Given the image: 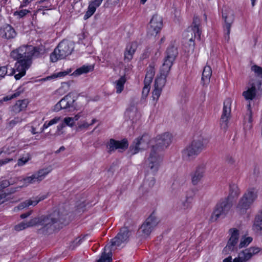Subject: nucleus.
Instances as JSON below:
<instances>
[{
    "label": "nucleus",
    "instance_id": "45",
    "mask_svg": "<svg viewBox=\"0 0 262 262\" xmlns=\"http://www.w3.org/2000/svg\"><path fill=\"white\" fill-rule=\"evenodd\" d=\"M150 83H147L146 82H144V86L142 90V97L143 98H146L149 93L150 90L149 85Z\"/></svg>",
    "mask_w": 262,
    "mask_h": 262
},
{
    "label": "nucleus",
    "instance_id": "41",
    "mask_svg": "<svg viewBox=\"0 0 262 262\" xmlns=\"http://www.w3.org/2000/svg\"><path fill=\"white\" fill-rule=\"evenodd\" d=\"M239 193V190L236 184L231 183L229 187V195L231 197L234 198L237 196Z\"/></svg>",
    "mask_w": 262,
    "mask_h": 262
},
{
    "label": "nucleus",
    "instance_id": "37",
    "mask_svg": "<svg viewBox=\"0 0 262 262\" xmlns=\"http://www.w3.org/2000/svg\"><path fill=\"white\" fill-rule=\"evenodd\" d=\"M35 218H33L27 222H21L15 226V230L16 231H20L26 229V228L35 226V224L33 223V222Z\"/></svg>",
    "mask_w": 262,
    "mask_h": 262
},
{
    "label": "nucleus",
    "instance_id": "53",
    "mask_svg": "<svg viewBox=\"0 0 262 262\" xmlns=\"http://www.w3.org/2000/svg\"><path fill=\"white\" fill-rule=\"evenodd\" d=\"M39 202V201H38V199H37V197L34 200H27V203H28V206L31 205H33L34 206L36 205H37Z\"/></svg>",
    "mask_w": 262,
    "mask_h": 262
},
{
    "label": "nucleus",
    "instance_id": "2",
    "mask_svg": "<svg viewBox=\"0 0 262 262\" xmlns=\"http://www.w3.org/2000/svg\"><path fill=\"white\" fill-rule=\"evenodd\" d=\"M34 218L33 223L35 224V226H41V228L39 229V232L48 234L62 228L61 225L64 224L66 221L67 214H62L59 211H54L49 214Z\"/></svg>",
    "mask_w": 262,
    "mask_h": 262
},
{
    "label": "nucleus",
    "instance_id": "16",
    "mask_svg": "<svg viewBox=\"0 0 262 262\" xmlns=\"http://www.w3.org/2000/svg\"><path fill=\"white\" fill-rule=\"evenodd\" d=\"M258 247H251L241 251L238 253V257L233 260V262H246L260 251Z\"/></svg>",
    "mask_w": 262,
    "mask_h": 262
},
{
    "label": "nucleus",
    "instance_id": "60",
    "mask_svg": "<svg viewBox=\"0 0 262 262\" xmlns=\"http://www.w3.org/2000/svg\"><path fill=\"white\" fill-rule=\"evenodd\" d=\"M6 196L7 194L5 193H0V204L5 202Z\"/></svg>",
    "mask_w": 262,
    "mask_h": 262
},
{
    "label": "nucleus",
    "instance_id": "8",
    "mask_svg": "<svg viewBox=\"0 0 262 262\" xmlns=\"http://www.w3.org/2000/svg\"><path fill=\"white\" fill-rule=\"evenodd\" d=\"M178 55L177 48L171 45L167 49L166 56L160 72L168 75L173 62Z\"/></svg>",
    "mask_w": 262,
    "mask_h": 262
},
{
    "label": "nucleus",
    "instance_id": "6",
    "mask_svg": "<svg viewBox=\"0 0 262 262\" xmlns=\"http://www.w3.org/2000/svg\"><path fill=\"white\" fill-rule=\"evenodd\" d=\"M200 19L197 16H194L191 27L188 29L186 32L187 35L185 36L186 39L188 40V52H192L194 49L195 44L192 33H194V38L197 37L198 39H201V31L200 29Z\"/></svg>",
    "mask_w": 262,
    "mask_h": 262
},
{
    "label": "nucleus",
    "instance_id": "9",
    "mask_svg": "<svg viewBox=\"0 0 262 262\" xmlns=\"http://www.w3.org/2000/svg\"><path fill=\"white\" fill-rule=\"evenodd\" d=\"M232 207L228 198H225L217 203L211 215V220L216 221L220 217H224Z\"/></svg>",
    "mask_w": 262,
    "mask_h": 262
},
{
    "label": "nucleus",
    "instance_id": "36",
    "mask_svg": "<svg viewBox=\"0 0 262 262\" xmlns=\"http://www.w3.org/2000/svg\"><path fill=\"white\" fill-rule=\"evenodd\" d=\"M94 69V66H85L84 65L80 68L77 69L76 70H75L74 73H73V75H79L82 74L84 73H87L90 71H92Z\"/></svg>",
    "mask_w": 262,
    "mask_h": 262
},
{
    "label": "nucleus",
    "instance_id": "17",
    "mask_svg": "<svg viewBox=\"0 0 262 262\" xmlns=\"http://www.w3.org/2000/svg\"><path fill=\"white\" fill-rule=\"evenodd\" d=\"M163 26L162 17L158 14L152 16L148 28L147 35L149 36H155L160 31Z\"/></svg>",
    "mask_w": 262,
    "mask_h": 262
},
{
    "label": "nucleus",
    "instance_id": "62",
    "mask_svg": "<svg viewBox=\"0 0 262 262\" xmlns=\"http://www.w3.org/2000/svg\"><path fill=\"white\" fill-rule=\"evenodd\" d=\"M13 99V98H11V96L10 97L6 96L3 98V100H0V104L3 103V101H7L8 100H11Z\"/></svg>",
    "mask_w": 262,
    "mask_h": 262
},
{
    "label": "nucleus",
    "instance_id": "24",
    "mask_svg": "<svg viewBox=\"0 0 262 262\" xmlns=\"http://www.w3.org/2000/svg\"><path fill=\"white\" fill-rule=\"evenodd\" d=\"M206 170V166L204 164H201L198 166L190 174L191 181L193 185H198L203 178Z\"/></svg>",
    "mask_w": 262,
    "mask_h": 262
},
{
    "label": "nucleus",
    "instance_id": "48",
    "mask_svg": "<svg viewBox=\"0 0 262 262\" xmlns=\"http://www.w3.org/2000/svg\"><path fill=\"white\" fill-rule=\"evenodd\" d=\"M29 12H30V11L27 10L26 9H24V10H21L20 11H15L14 13V15L15 16L18 15L19 18H21V17H24V16H25L27 13H28Z\"/></svg>",
    "mask_w": 262,
    "mask_h": 262
},
{
    "label": "nucleus",
    "instance_id": "21",
    "mask_svg": "<svg viewBox=\"0 0 262 262\" xmlns=\"http://www.w3.org/2000/svg\"><path fill=\"white\" fill-rule=\"evenodd\" d=\"M128 146V141L124 139L120 141L115 140L114 139H111L106 144V147L108 149L107 152L111 154L116 149L125 150Z\"/></svg>",
    "mask_w": 262,
    "mask_h": 262
},
{
    "label": "nucleus",
    "instance_id": "25",
    "mask_svg": "<svg viewBox=\"0 0 262 262\" xmlns=\"http://www.w3.org/2000/svg\"><path fill=\"white\" fill-rule=\"evenodd\" d=\"M0 34L3 38L11 39L15 37L16 32L11 26L7 25L1 29Z\"/></svg>",
    "mask_w": 262,
    "mask_h": 262
},
{
    "label": "nucleus",
    "instance_id": "51",
    "mask_svg": "<svg viewBox=\"0 0 262 262\" xmlns=\"http://www.w3.org/2000/svg\"><path fill=\"white\" fill-rule=\"evenodd\" d=\"M89 126H90V124L88 122H83L82 124H79L78 126V127L77 128V130L80 131L84 128H88Z\"/></svg>",
    "mask_w": 262,
    "mask_h": 262
},
{
    "label": "nucleus",
    "instance_id": "39",
    "mask_svg": "<svg viewBox=\"0 0 262 262\" xmlns=\"http://www.w3.org/2000/svg\"><path fill=\"white\" fill-rule=\"evenodd\" d=\"M253 238L250 237L242 236L239 244L238 245V249L248 246L252 241Z\"/></svg>",
    "mask_w": 262,
    "mask_h": 262
},
{
    "label": "nucleus",
    "instance_id": "4",
    "mask_svg": "<svg viewBox=\"0 0 262 262\" xmlns=\"http://www.w3.org/2000/svg\"><path fill=\"white\" fill-rule=\"evenodd\" d=\"M257 197V192L254 188L248 189L239 199L236 206V211L241 214L246 213Z\"/></svg>",
    "mask_w": 262,
    "mask_h": 262
},
{
    "label": "nucleus",
    "instance_id": "49",
    "mask_svg": "<svg viewBox=\"0 0 262 262\" xmlns=\"http://www.w3.org/2000/svg\"><path fill=\"white\" fill-rule=\"evenodd\" d=\"M63 123L65 125H67L72 127L74 125V122L73 121V119H72V117H66L64 119Z\"/></svg>",
    "mask_w": 262,
    "mask_h": 262
},
{
    "label": "nucleus",
    "instance_id": "13",
    "mask_svg": "<svg viewBox=\"0 0 262 262\" xmlns=\"http://www.w3.org/2000/svg\"><path fill=\"white\" fill-rule=\"evenodd\" d=\"M76 107L75 99L70 94L65 96L55 106L54 110L58 112L61 110H67L69 111L74 110Z\"/></svg>",
    "mask_w": 262,
    "mask_h": 262
},
{
    "label": "nucleus",
    "instance_id": "42",
    "mask_svg": "<svg viewBox=\"0 0 262 262\" xmlns=\"http://www.w3.org/2000/svg\"><path fill=\"white\" fill-rule=\"evenodd\" d=\"M70 72H71V70L60 72H58V73H57L56 74H54L51 76H48L45 78H42L41 79V81H46L47 80H49V79H50L53 78L64 76L68 75Z\"/></svg>",
    "mask_w": 262,
    "mask_h": 262
},
{
    "label": "nucleus",
    "instance_id": "52",
    "mask_svg": "<svg viewBox=\"0 0 262 262\" xmlns=\"http://www.w3.org/2000/svg\"><path fill=\"white\" fill-rule=\"evenodd\" d=\"M10 185V182L7 180H3L0 182V189H4L8 187Z\"/></svg>",
    "mask_w": 262,
    "mask_h": 262
},
{
    "label": "nucleus",
    "instance_id": "61",
    "mask_svg": "<svg viewBox=\"0 0 262 262\" xmlns=\"http://www.w3.org/2000/svg\"><path fill=\"white\" fill-rule=\"evenodd\" d=\"M31 213H32L31 211L26 212L25 213H23L20 215V217L23 219H25V218L28 217L30 215H31Z\"/></svg>",
    "mask_w": 262,
    "mask_h": 262
},
{
    "label": "nucleus",
    "instance_id": "63",
    "mask_svg": "<svg viewBox=\"0 0 262 262\" xmlns=\"http://www.w3.org/2000/svg\"><path fill=\"white\" fill-rule=\"evenodd\" d=\"M31 0H23V3L20 5V7H23L30 2Z\"/></svg>",
    "mask_w": 262,
    "mask_h": 262
},
{
    "label": "nucleus",
    "instance_id": "27",
    "mask_svg": "<svg viewBox=\"0 0 262 262\" xmlns=\"http://www.w3.org/2000/svg\"><path fill=\"white\" fill-rule=\"evenodd\" d=\"M137 49L136 43L132 42L128 44L124 52V60L129 61L133 57V55Z\"/></svg>",
    "mask_w": 262,
    "mask_h": 262
},
{
    "label": "nucleus",
    "instance_id": "18",
    "mask_svg": "<svg viewBox=\"0 0 262 262\" xmlns=\"http://www.w3.org/2000/svg\"><path fill=\"white\" fill-rule=\"evenodd\" d=\"M232 100L230 98H227L224 102L223 113L221 118V126L224 130L228 127L229 119L231 116V106Z\"/></svg>",
    "mask_w": 262,
    "mask_h": 262
},
{
    "label": "nucleus",
    "instance_id": "57",
    "mask_svg": "<svg viewBox=\"0 0 262 262\" xmlns=\"http://www.w3.org/2000/svg\"><path fill=\"white\" fill-rule=\"evenodd\" d=\"M60 119H61V118L60 117H55L54 118L51 119L49 122V125H52L53 124L57 123V122H58L60 121Z\"/></svg>",
    "mask_w": 262,
    "mask_h": 262
},
{
    "label": "nucleus",
    "instance_id": "34",
    "mask_svg": "<svg viewBox=\"0 0 262 262\" xmlns=\"http://www.w3.org/2000/svg\"><path fill=\"white\" fill-rule=\"evenodd\" d=\"M155 74V69L154 64H150L147 69L144 82L147 83H150Z\"/></svg>",
    "mask_w": 262,
    "mask_h": 262
},
{
    "label": "nucleus",
    "instance_id": "30",
    "mask_svg": "<svg viewBox=\"0 0 262 262\" xmlns=\"http://www.w3.org/2000/svg\"><path fill=\"white\" fill-rule=\"evenodd\" d=\"M102 1L103 0H92V1L89 4L88 10L84 15V19H87L94 13L96 8L100 5Z\"/></svg>",
    "mask_w": 262,
    "mask_h": 262
},
{
    "label": "nucleus",
    "instance_id": "64",
    "mask_svg": "<svg viewBox=\"0 0 262 262\" xmlns=\"http://www.w3.org/2000/svg\"><path fill=\"white\" fill-rule=\"evenodd\" d=\"M232 257L231 256H228L227 258H225L223 262H232Z\"/></svg>",
    "mask_w": 262,
    "mask_h": 262
},
{
    "label": "nucleus",
    "instance_id": "12",
    "mask_svg": "<svg viewBox=\"0 0 262 262\" xmlns=\"http://www.w3.org/2000/svg\"><path fill=\"white\" fill-rule=\"evenodd\" d=\"M261 85V82L257 79H251L246 87V90L242 93L243 96L247 101L253 100L256 97L257 90Z\"/></svg>",
    "mask_w": 262,
    "mask_h": 262
},
{
    "label": "nucleus",
    "instance_id": "38",
    "mask_svg": "<svg viewBox=\"0 0 262 262\" xmlns=\"http://www.w3.org/2000/svg\"><path fill=\"white\" fill-rule=\"evenodd\" d=\"M155 182L156 180L153 177H150L148 178H146L144 181L143 187L144 189L148 190L153 187L155 184Z\"/></svg>",
    "mask_w": 262,
    "mask_h": 262
},
{
    "label": "nucleus",
    "instance_id": "43",
    "mask_svg": "<svg viewBox=\"0 0 262 262\" xmlns=\"http://www.w3.org/2000/svg\"><path fill=\"white\" fill-rule=\"evenodd\" d=\"M23 119L21 117H17L14 118V119L11 121H10L8 123V126L10 128H12L16 124L20 123L23 121Z\"/></svg>",
    "mask_w": 262,
    "mask_h": 262
},
{
    "label": "nucleus",
    "instance_id": "40",
    "mask_svg": "<svg viewBox=\"0 0 262 262\" xmlns=\"http://www.w3.org/2000/svg\"><path fill=\"white\" fill-rule=\"evenodd\" d=\"M126 81L125 78L124 77H120L116 81V92L118 94L122 92L124 89V85Z\"/></svg>",
    "mask_w": 262,
    "mask_h": 262
},
{
    "label": "nucleus",
    "instance_id": "35",
    "mask_svg": "<svg viewBox=\"0 0 262 262\" xmlns=\"http://www.w3.org/2000/svg\"><path fill=\"white\" fill-rule=\"evenodd\" d=\"M248 113L247 114V118H245V128L247 130H249L252 128V114L251 110V105L249 103L248 105Z\"/></svg>",
    "mask_w": 262,
    "mask_h": 262
},
{
    "label": "nucleus",
    "instance_id": "7",
    "mask_svg": "<svg viewBox=\"0 0 262 262\" xmlns=\"http://www.w3.org/2000/svg\"><path fill=\"white\" fill-rule=\"evenodd\" d=\"M157 217L152 213L142 224L137 231V235L143 238L147 237L159 223Z\"/></svg>",
    "mask_w": 262,
    "mask_h": 262
},
{
    "label": "nucleus",
    "instance_id": "33",
    "mask_svg": "<svg viewBox=\"0 0 262 262\" xmlns=\"http://www.w3.org/2000/svg\"><path fill=\"white\" fill-rule=\"evenodd\" d=\"M212 75V70L210 66H206L204 67L202 77V81L203 84L208 83Z\"/></svg>",
    "mask_w": 262,
    "mask_h": 262
},
{
    "label": "nucleus",
    "instance_id": "10",
    "mask_svg": "<svg viewBox=\"0 0 262 262\" xmlns=\"http://www.w3.org/2000/svg\"><path fill=\"white\" fill-rule=\"evenodd\" d=\"M162 160L163 157L161 152L152 148L149 156L146 160V164L152 172H156L162 162Z\"/></svg>",
    "mask_w": 262,
    "mask_h": 262
},
{
    "label": "nucleus",
    "instance_id": "20",
    "mask_svg": "<svg viewBox=\"0 0 262 262\" xmlns=\"http://www.w3.org/2000/svg\"><path fill=\"white\" fill-rule=\"evenodd\" d=\"M149 138L147 136L143 135L136 138L130 146V151L135 155L140 150L145 149L148 144Z\"/></svg>",
    "mask_w": 262,
    "mask_h": 262
},
{
    "label": "nucleus",
    "instance_id": "54",
    "mask_svg": "<svg viewBox=\"0 0 262 262\" xmlns=\"http://www.w3.org/2000/svg\"><path fill=\"white\" fill-rule=\"evenodd\" d=\"M7 72V68L6 67H0V77H3Z\"/></svg>",
    "mask_w": 262,
    "mask_h": 262
},
{
    "label": "nucleus",
    "instance_id": "59",
    "mask_svg": "<svg viewBox=\"0 0 262 262\" xmlns=\"http://www.w3.org/2000/svg\"><path fill=\"white\" fill-rule=\"evenodd\" d=\"M226 162L231 165L233 164L235 162L234 159L231 156H227L226 157Z\"/></svg>",
    "mask_w": 262,
    "mask_h": 262
},
{
    "label": "nucleus",
    "instance_id": "22",
    "mask_svg": "<svg viewBox=\"0 0 262 262\" xmlns=\"http://www.w3.org/2000/svg\"><path fill=\"white\" fill-rule=\"evenodd\" d=\"M231 236L228 243L224 248L225 251L237 250L238 248L237 244L239 238V231L235 228H231L229 230Z\"/></svg>",
    "mask_w": 262,
    "mask_h": 262
},
{
    "label": "nucleus",
    "instance_id": "26",
    "mask_svg": "<svg viewBox=\"0 0 262 262\" xmlns=\"http://www.w3.org/2000/svg\"><path fill=\"white\" fill-rule=\"evenodd\" d=\"M125 115L126 118L133 122H136L139 117L137 108L135 105H130L126 111Z\"/></svg>",
    "mask_w": 262,
    "mask_h": 262
},
{
    "label": "nucleus",
    "instance_id": "32",
    "mask_svg": "<svg viewBox=\"0 0 262 262\" xmlns=\"http://www.w3.org/2000/svg\"><path fill=\"white\" fill-rule=\"evenodd\" d=\"M28 102L27 100H18L12 107V111L15 113H18L25 110L28 105Z\"/></svg>",
    "mask_w": 262,
    "mask_h": 262
},
{
    "label": "nucleus",
    "instance_id": "28",
    "mask_svg": "<svg viewBox=\"0 0 262 262\" xmlns=\"http://www.w3.org/2000/svg\"><path fill=\"white\" fill-rule=\"evenodd\" d=\"M113 250L108 245L104 248V251L102 253L100 258L97 260V262H112Z\"/></svg>",
    "mask_w": 262,
    "mask_h": 262
},
{
    "label": "nucleus",
    "instance_id": "50",
    "mask_svg": "<svg viewBox=\"0 0 262 262\" xmlns=\"http://www.w3.org/2000/svg\"><path fill=\"white\" fill-rule=\"evenodd\" d=\"M191 200H192L191 198H186L185 201H184L182 203L183 207L184 209L188 208L190 206Z\"/></svg>",
    "mask_w": 262,
    "mask_h": 262
},
{
    "label": "nucleus",
    "instance_id": "56",
    "mask_svg": "<svg viewBox=\"0 0 262 262\" xmlns=\"http://www.w3.org/2000/svg\"><path fill=\"white\" fill-rule=\"evenodd\" d=\"M65 124L63 123H62L61 124H59L58 126H57V133H56V135H57V136H59V135H60L61 134H63V132H61L60 133V131L62 129V128L63 127H65Z\"/></svg>",
    "mask_w": 262,
    "mask_h": 262
},
{
    "label": "nucleus",
    "instance_id": "58",
    "mask_svg": "<svg viewBox=\"0 0 262 262\" xmlns=\"http://www.w3.org/2000/svg\"><path fill=\"white\" fill-rule=\"evenodd\" d=\"M12 158H6L5 159L0 160V166H2L3 164H5L9 162L12 161Z\"/></svg>",
    "mask_w": 262,
    "mask_h": 262
},
{
    "label": "nucleus",
    "instance_id": "31",
    "mask_svg": "<svg viewBox=\"0 0 262 262\" xmlns=\"http://www.w3.org/2000/svg\"><path fill=\"white\" fill-rule=\"evenodd\" d=\"M252 228L255 232L262 234V210L256 215Z\"/></svg>",
    "mask_w": 262,
    "mask_h": 262
},
{
    "label": "nucleus",
    "instance_id": "47",
    "mask_svg": "<svg viewBox=\"0 0 262 262\" xmlns=\"http://www.w3.org/2000/svg\"><path fill=\"white\" fill-rule=\"evenodd\" d=\"M30 159V158L29 155H27V156L26 157L19 158L17 161V165L18 166H21L25 165Z\"/></svg>",
    "mask_w": 262,
    "mask_h": 262
},
{
    "label": "nucleus",
    "instance_id": "55",
    "mask_svg": "<svg viewBox=\"0 0 262 262\" xmlns=\"http://www.w3.org/2000/svg\"><path fill=\"white\" fill-rule=\"evenodd\" d=\"M28 203H27V200L19 204L17 207L18 210H21L27 207H28Z\"/></svg>",
    "mask_w": 262,
    "mask_h": 262
},
{
    "label": "nucleus",
    "instance_id": "11",
    "mask_svg": "<svg viewBox=\"0 0 262 262\" xmlns=\"http://www.w3.org/2000/svg\"><path fill=\"white\" fill-rule=\"evenodd\" d=\"M51 170L52 168L51 167L40 169L33 173L31 176L24 178L21 180V181L26 186L34 184L36 182L39 183L45 178Z\"/></svg>",
    "mask_w": 262,
    "mask_h": 262
},
{
    "label": "nucleus",
    "instance_id": "19",
    "mask_svg": "<svg viewBox=\"0 0 262 262\" xmlns=\"http://www.w3.org/2000/svg\"><path fill=\"white\" fill-rule=\"evenodd\" d=\"M222 17L224 20L225 25L224 26L225 39L228 41L229 39V34L231 25L234 21V14L232 10L228 9L225 10L222 12Z\"/></svg>",
    "mask_w": 262,
    "mask_h": 262
},
{
    "label": "nucleus",
    "instance_id": "14",
    "mask_svg": "<svg viewBox=\"0 0 262 262\" xmlns=\"http://www.w3.org/2000/svg\"><path fill=\"white\" fill-rule=\"evenodd\" d=\"M156 144L153 145L152 148L158 150L162 151L166 148L171 143L172 136L168 133H165L156 137Z\"/></svg>",
    "mask_w": 262,
    "mask_h": 262
},
{
    "label": "nucleus",
    "instance_id": "1",
    "mask_svg": "<svg viewBox=\"0 0 262 262\" xmlns=\"http://www.w3.org/2000/svg\"><path fill=\"white\" fill-rule=\"evenodd\" d=\"M38 55V49L32 46H22L11 52V57L17 60L15 67L18 73L14 76L16 80L20 79L26 74V70L32 64V57Z\"/></svg>",
    "mask_w": 262,
    "mask_h": 262
},
{
    "label": "nucleus",
    "instance_id": "44",
    "mask_svg": "<svg viewBox=\"0 0 262 262\" xmlns=\"http://www.w3.org/2000/svg\"><path fill=\"white\" fill-rule=\"evenodd\" d=\"M119 0H107L104 4L105 8H111L115 6L118 3Z\"/></svg>",
    "mask_w": 262,
    "mask_h": 262
},
{
    "label": "nucleus",
    "instance_id": "29",
    "mask_svg": "<svg viewBox=\"0 0 262 262\" xmlns=\"http://www.w3.org/2000/svg\"><path fill=\"white\" fill-rule=\"evenodd\" d=\"M102 1L103 0H92V1L89 4L88 10L84 15V19H87L94 13L96 8L100 5Z\"/></svg>",
    "mask_w": 262,
    "mask_h": 262
},
{
    "label": "nucleus",
    "instance_id": "23",
    "mask_svg": "<svg viewBox=\"0 0 262 262\" xmlns=\"http://www.w3.org/2000/svg\"><path fill=\"white\" fill-rule=\"evenodd\" d=\"M168 75L160 72V76L155 80V89L152 92L154 99H158L160 97L162 89L166 82Z\"/></svg>",
    "mask_w": 262,
    "mask_h": 262
},
{
    "label": "nucleus",
    "instance_id": "46",
    "mask_svg": "<svg viewBox=\"0 0 262 262\" xmlns=\"http://www.w3.org/2000/svg\"><path fill=\"white\" fill-rule=\"evenodd\" d=\"M251 70L253 71L258 76L262 78V68L254 65L251 67Z\"/></svg>",
    "mask_w": 262,
    "mask_h": 262
},
{
    "label": "nucleus",
    "instance_id": "5",
    "mask_svg": "<svg viewBox=\"0 0 262 262\" xmlns=\"http://www.w3.org/2000/svg\"><path fill=\"white\" fill-rule=\"evenodd\" d=\"M74 49V43L72 41L63 40L54 49L50 55L52 62H56L70 55Z\"/></svg>",
    "mask_w": 262,
    "mask_h": 262
},
{
    "label": "nucleus",
    "instance_id": "15",
    "mask_svg": "<svg viewBox=\"0 0 262 262\" xmlns=\"http://www.w3.org/2000/svg\"><path fill=\"white\" fill-rule=\"evenodd\" d=\"M129 230L127 228L124 227L121 228L120 232L111 240V244L108 245V246H110V248L113 250L117 249L118 247L127 242L129 236Z\"/></svg>",
    "mask_w": 262,
    "mask_h": 262
},
{
    "label": "nucleus",
    "instance_id": "3",
    "mask_svg": "<svg viewBox=\"0 0 262 262\" xmlns=\"http://www.w3.org/2000/svg\"><path fill=\"white\" fill-rule=\"evenodd\" d=\"M206 144V140L202 137L194 139L183 150V160L187 162L192 161L205 148Z\"/></svg>",
    "mask_w": 262,
    "mask_h": 262
}]
</instances>
